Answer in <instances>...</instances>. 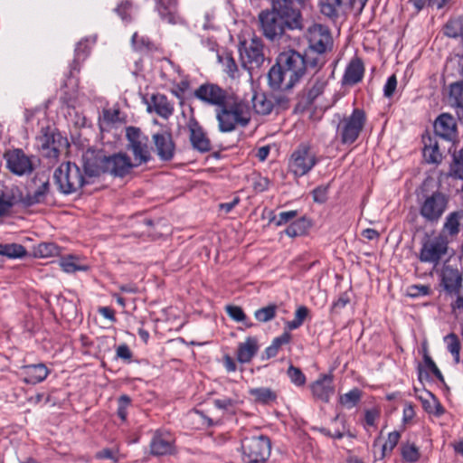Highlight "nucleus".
I'll use <instances>...</instances> for the list:
<instances>
[{"instance_id":"f257e3e1","label":"nucleus","mask_w":463,"mask_h":463,"mask_svg":"<svg viewBox=\"0 0 463 463\" xmlns=\"http://www.w3.org/2000/svg\"><path fill=\"white\" fill-rule=\"evenodd\" d=\"M259 20L263 34L269 40L281 37L287 29L303 28L300 11L278 1L273 2L271 10L262 11L259 14Z\"/></svg>"},{"instance_id":"f03ea898","label":"nucleus","mask_w":463,"mask_h":463,"mask_svg":"<svg viewBox=\"0 0 463 463\" xmlns=\"http://www.w3.org/2000/svg\"><path fill=\"white\" fill-rule=\"evenodd\" d=\"M305 71L306 62L300 53L293 50L284 52L269 71V86L276 90H288L298 82Z\"/></svg>"},{"instance_id":"7ed1b4c3","label":"nucleus","mask_w":463,"mask_h":463,"mask_svg":"<svg viewBox=\"0 0 463 463\" xmlns=\"http://www.w3.org/2000/svg\"><path fill=\"white\" fill-rule=\"evenodd\" d=\"M217 110L216 118L221 132H232L237 125L245 127L250 120V109L247 102L235 99L232 103L226 101Z\"/></svg>"},{"instance_id":"20e7f679","label":"nucleus","mask_w":463,"mask_h":463,"mask_svg":"<svg viewBox=\"0 0 463 463\" xmlns=\"http://www.w3.org/2000/svg\"><path fill=\"white\" fill-rule=\"evenodd\" d=\"M53 178L58 190L63 194L77 193L86 184L80 167L71 162L62 163L54 171Z\"/></svg>"},{"instance_id":"39448f33","label":"nucleus","mask_w":463,"mask_h":463,"mask_svg":"<svg viewBox=\"0 0 463 463\" xmlns=\"http://www.w3.org/2000/svg\"><path fill=\"white\" fill-rule=\"evenodd\" d=\"M367 121L364 109L355 108L350 115L344 116L336 126V136L343 145H352L359 137Z\"/></svg>"},{"instance_id":"423d86ee","label":"nucleus","mask_w":463,"mask_h":463,"mask_svg":"<svg viewBox=\"0 0 463 463\" xmlns=\"http://www.w3.org/2000/svg\"><path fill=\"white\" fill-rule=\"evenodd\" d=\"M243 460L247 463H263L270 455L271 444L265 435L245 437L241 441Z\"/></svg>"},{"instance_id":"0eeeda50","label":"nucleus","mask_w":463,"mask_h":463,"mask_svg":"<svg viewBox=\"0 0 463 463\" xmlns=\"http://www.w3.org/2000/svg\"><path fill=\"white\" fill-rule=\"evenodd\" d=\"M449 240L444 234L428 238L423 241L419 253V260L424 263L438 265L447 254Z\"/></svg>"},{"instance_id":"6e6552de","label":"nucleus","mask_w":463,"mask_h":463,"mask_svg":"<svg viewBox=\"0 0 463 463\" xmlns=\"http://www.w3.org/2000/svg\"><path fill=\"white\" fill-rule=\"evenodd\" d=\"M448 206L447 196L440 192H434L424 197L420 204V216L430 223H437Z\"/></svg>"},{"instance_id":"1a4fd4ad","label":"nucleus","mask_w":463,"mask_h":463,"mask_svg":"<svg viewBox=\"0 0 463 463\" xmlns=\"http://www.w3.org/2000/svg\"><path fill=\"white\" fill-rule=\"evenodd\" d=\"M239 52L241 64L248 71L259 68L264 61L263 44L257 37L241 42Z\"/></svg>"},{"instance_id":"9d476101","label":"nucleus","mask_w":463,"mask_h":463,"mask_svg":"<svg viewBox=\"0 0 463 463\" xmlns=\"http://www.w3.org/2000/svg\"><path fill=\"white\" fill-rule=\"evenodd\" d=\"M316 155L307 145H300L291 155L288 168L297 177L307 175L316 165Z\"/></svg>"},{"instance_id":"9b49d317","label":"nucleus","mask_w":463,"mask_h":463,"mask_svg":"<svg viewBox=\"0 0 463 463\" xmlns=\"http://www.w3.org/2000/svg\"><path fill=\"white\" fill-rule=\"evenodd\" d=\"M128 149L133 154L134 164L139 165L150 158L148 138L134 127L127 128Z\"/></svg>"},{"instance_id":"f8f14e48","label":"nucleus","mask_w":463,"mask_h":463,"mask_svg":"<svg viewBox=\"0 0 463 463\" xmlns=\"http://www.w3.org/2000/svg\"><path fill=\"white\" fill-rule=\"evenodd\" d=\"M306 37L309 47L317 53H324L333 45L331 33L326 25L314 24L307 28Z\"/></svg>"},{"instance_id":"ddd939ff","label":"nucleus","mask_w":463,"mask_h":463,"mask_svg":"<svg viewBox=\"0 0 463 463\" xmlns=\"http://www.w3.org/2000/svg\"><path fill=\"white\" fill-rule=\"evenodd\" d=\"M194 97L205 104L218 108L228 101L227 91L214 83H204L199 86L194 90Z\"/></svg>"},{"instance_id":"4468645a","label":"nucleus","mask_w":463,"mask_h":463,"mask_svg":"<svg viewBox=\"0 0 463 463\" xmlns=\"http://www.w3.org/2000/svg\"><path fill=\"white\" fill-rule=\"evenodd\" d=\"M106 163L107 156L102 150L89 148L82 154L84 172L90 177L104 174Z\"/></svg>"},{"instance_id":"2eb2a0df","label":"nucleus","mask_w":463,"mask_h":463,"mask_svg":"<svg viewBox=\"0 0 463 463\" xmlns=\"http://www.w3.org/2000/svg\"><path fill=\"white\" fill-rule=\"evenodd\" d=\"M5 158L6 160V167L16 175H29L33 169L31 158L21 149L6 152Z\"/></svg>"},{"instance_id":"dca6fc26","label":"nucleus","mask_w":463,"mask_h":463,"mask_svg":"<svg viewBox=\"0 0 463 463\" xmlns=\"http://www.w3.org/2000/svg\"><path fill=\"white\" fill-rule=\"evenodd\" d=\"M174 435L164 429L156 430L150 441V452L155 456L171 454L175 450Z\"/></svg>"},{"instance_id":"f3484780","label":"nucleus","mask_w":463,"mask_h":463,"mask_svg":"<svg viewBox=\"0 0 463 463\" xmlns=\"http://www.w3.org/2000/svg\"><path fill=\"white\" fill-rule=\"evenodd\" d=\"M186 127L189 132V140L192 147L200 153L209 152L212 149L211 141L198 121L191 118Z\"/></svg>"},{"instance_id":"a211bd4d","label":"nucleus","mask_w":463,"mask_h":463,"mask_svg":"<svg viewBox=\"0 0 463 463\" xmlns=\"http://www.w3.org/2000/svg\"><path fill=\"white\" fill-rule=\"evenodd\" d=\"M136 165L129 157L123 154L107 156L105 173L114 176L123 177L127 175L131 168Z\"/></svg>"},{"instance_id":"6ab92c4d","label":"nucleus","mask_w":463,"mask_h":463,"mask_svg":"<svg viewBox=\"0 0 463 463\" xmlns=\"http://www.w3.org/2000/svg\"><path fill=\"white\" fill-rule=\"evenodd\" d=\"M434 131L437 136L446 140L454 141L457 137L455 118L448 113H442L434 122Z\"/></svg>"},{"instance_id":"aec40b11","label":"nucleus","mask_w":463,"mask_h":463,"mask_svg":"<svg viewBox=\"0 0 463 463\" xmlns=\"http://www.w3.org/2000/svg\"><path fill=\"white\" fill-rule=\"evenodd\" d=\"M33 183L38 184V186L32 194H27L25 203L28 205L43 203L50 189L49 177L44 174H38L33 179Z\"/></svg>"},{"instance_id":"412c9836","label":"nucleus","mask_w":463,"mask_h":463,"mask_svg":"<svg viewBox=\"0 0 463 463\" xmlns=\"http://www.w3.org/2000/svg\"><path fill=\"white\" fill-rule=\"evenodd\" d=\"M156 8L164 22L172 24L180 22L176 0H156Z\"/></svg>"},{"instance_id":"4be33fe9","label":"nucleus","mask_w":463,"mask_h":463,"mask_svg":"<svg viewBox=\"0 0 463 463\" xmlns=\"http://www.w3.org/2000/svg\"><path fill=\"white\" fill-rule=\"evenodd\" d=\"M148 111H155L161 118L167 119L174 113V103L166 96L156 93L151 97V104L148 105Z\"/></svg>"},{"instance_id":"5701e85b","label":"nucleus","mask_w":463,"mask_h":463,"mask_svg":"<svg viewBox=\"0 0 463 463\" xmlns=\"http://www.w3.org/2000/svg\"><path fill=\"white\" fill-rule=\"evenodd\" d=\"M157 154L162 160H170L175 155V144L168 133H158L153 136Z\"/></svg>"},{"instance_id":"b1692460","label":"nucleus","mask_w":463,"mask_h":463,"mask_svg":"<svg viewBox=\"0 0 463 463\" xmlns=\"http://www.w3.org/2000/svg\"><path fill=\"white\" fill-rule=\"evenodd\" d=\"M364 73L363 61L359 58L352 59L345 68L342 83L353 86L362 80Z\"/></svg>"},{"instance_id":"393cba45","label":"nucleus","mask_w":463,"mask_h":463,"mask_svg":"<svg viewBox=\"0 0 463 463\" xmlns=\"http://www.w3.org/2000/svg\"><path fill=\"white\" fill-rule=\"evenodd\" d=\"M313 395L325 402H327L334 393V387L332 385V377L329 375H322L319 379L314 382L311 386Z\"/></svg>"},{"instance_id":"a878e982","label":"nucleus","mask_w":463,"mask_h":463,"mask_svg":"<svg viewBox=\"0 0 463 463\" xmlns=\"http://www.w3.org/2000/svg\"><path fill=\"white\" fill-rule=\"evenodd\" d=\"M22 374L24 383L36 384L47 378L49 370L43 364H29L22 368Z\"/></svg>"},{"instance_id":"bb28decb","label":"nucleus","mask_w":463,"mask_h":463,"mask_svg":"<svg viewBox=\"0 0 463 463\" xmlns=\"http://www.w3.org/2000/svg\"><path fill=\"white\" fill-rule=\"evenodd\" d=\"M259 350L256 337L249 336L243 343H240L237 350V359L241 364L251 361Z\"/></svg>"},{"instance_id":"cd10ccee","label":"nucleus","mask_w":463,"mask_h":463,"mask_svg":"<svg viewBox=\"0 0 463 463\" xmlns=\"http://www.w3.org/2000/svg\"><path fill=\"white\" fill-rule=\"evenodd\" d=\"M327 85V80L324 75L316 74L308 81L306 88V96L309 103L313 102L320 96Z\"/></svg>"},{"instance_id":"c85d7f7f","label":"nucleus","mask_w":463,"mask_h":463,"mask_svg":"<svg viewBox=\"0 0 463 463\" xmlns=\"http://www.w3.org/2000/svg\"><path fill=\"white\" fill-rule=\"evenodd\" d=\"M251 101L253 109L260 115H268L274 108V98L264 93H255Z\"/></svg>"},{"instance_id":"c756f323","label":"nucleus","mask_w":463,"mask_h":463,"mask_svg":"<svg viewBox=\"0 0 463 463\" xmlns=\"http://www.w3.org/2000/svg\"><path fill=\"white\" fill-rule=\"evenodd\" d=\"M60 266L66 273H74L76 271H87L90 267L80 257L75 255H67L60 260Z\"/></svg>"},{"instance_id":"7c9ffc66","label":"nucleus","mask_w":463,"mask_h":463,"mask_svg":"<svg viewBox=\"0 0 463 463\" xmlns=\"http://www.w3.org/2000/svg\"><path fill=\"white\" fill-rule=\"evenodd\" d=\"M351 0H320L321 13L330 18H335L344 11V6Z\"/></svg>"},{"instance_id":"2f4dec72","label":"nucleus","mask_w":463,"mask_h":463,"mask_svg":"<svg viewBox=\"0 0 463 463\" xmlns=\"http://www.w3.org/2000/svg\"><path fill=\"white\" fill-rule=\"evenodd\" d=\"M461 277L457 269L446 268L442 271L441 284L445 290L451 293L457 290L461 285Z\"/></svg>"},{"instance_id":"473e14b6","label":"nucleus","mask_w":463,"mask_h":463,"mask_svg":"<svg viewBox=\"0 0 463 463\" xmlns=\"http://www.w3.org/2000/svg\"><path fill=\"white\" fill-rule=\"evenodd\" d=\"M311 225L310 220L306 217H301L292 222L283 232L290 238L303 236L307 233Z\"/></svg>"},{"instance_id":"72a5a7b5","label":"nucleus","mask_w":463,"mask_h":463,"mask_svg":"<svg viewBox=\"0 0 463 463\" xmlns=\"http://www.w3.org/2000/svg\"><path fill=\"white\" fill-rule=\"evenodd\" d=\"M461 216L462 214L460 212H452L449 213L443 223L442 232L439 234H444L446 237L447 235H458L459 232Z\"/></svg>"},{"instance_id":"f704fd0d","label":"nucleus","mask_w":463,"mask_h":463,"mask_svg":"<svg viewBox=\"0 0 463 463\" xmlns=\"http://www.w3.org/2000/svg\"><path fill=\"white\" fill-rule=\"evenodd\" d=\"M60 136L56 135L51 128H43L42 134L38 137L41 146L43 149H51L56 156L59 152V148L56 146L57 138Z\"/></svg>"},{"instance_id":"c9c22d12","label":"nucleus","mask_w":463,"mask_h":463,"mask_svg":"<svg viewBox=\"0 0 463 463\" xmlns=\"http://www.w3.org/2000/svg\"><path fill=\"white\" fill-rule=\"evenodd\" d=\"M452 161L449 165V176L455 179L463 177V148L451 152Z\"/></svg>"},{"instance_id":"e433bc0d","label":"nucleus","mask_w":463,"mask_h":463,"mask_svg":"<svg viewBox=\"0 0 463 463\" xmlns=\"http://www.w3.org/2000/svg\"><path fill=\"white\" fill-rule=\"evenodd\" d=\"M17 200L12 189L0 188V215L7 213Z\"/></svg>"},{"instance_id":"4c0bfd02","label":"nucleus","mask_w":463,"mask_h":463,"mask_svg":"<svg viewBox=\"0 0 463 463\" xmlns=\"http://www.w3.org/2000/svg\"><path fill=\"white\" fill-rule=\"evenodd\" d=\"M249 393L257 402L263 404L269 403L277 398L276 392L266 387L252 388L249 391Z\"/></svg>"},{"instance_id":"58836bf2","label":"nucleus","mask_w":463,"mask_h":463,"mask_svg":"<svg viewBox=\"0 0 463 463\" xmlns=\"http://www.w3.org/2000/svg\"><path fill=\"white\" fill-rule=\"evenodd\" d=\"M443 341L446 344L448 351L452 354L455 364H458L460 361L461 349L458 336L454 333H450L444 336Z\"/></svg>"},{"instance_id":"ea45409f","label":"nucleus","mask_w":463,"mask_h":463,"mask_svg":"<svg viewBox=\"0 0 463 463\" xmlns=\"http://www.w3.org/2000/svg\"><path fill=\"white\" fill-rule=\"evenodd\" d=\"M423 156L426 162L437 164L441 161V153L439 150L438 143L429 137V144L425 143L423 148Z\"/></svg>"},{"instance_id":"a19ab883","label":"nucleus","mask_w":463,"mask_h":463,"mask_svg":"<svg viewBox=\"0 0 463 463\" xmlns=\"http://www.w3.org/2000/svg\"><path fill=\"white\" fill-rule=\"evenodd\" d=\"M26 250L21 244H0V255L9 259L23 258L26 255Z\"/></svg>"},{"instance_id":"79ce46f5","label":"nucleus","mask_w":463,"mask_h":463,"mask_svg":"<svg viewBox=\"0 0 463 463\" xmlns=\"http://www.w3.org/2000/svg\"><path fill=\"white\" fill-rule=\"evenodd\" d=\"M402 459L408 463H415L420 459V453L419 448L411 442L403 443L401 447Z\"/></svg>"},{"instance_id":"37998d69","label":"nucleus","mask_w":463,"mask_h":463,"mask_svg":"<svg viewBox=\"0 0 463 463\" xmlns=\"http://www.w3.org/2000/svg\"><path fill=\"white\" fill-rule=\"evenodd\" d=\"M60 253L59 247L53 242L40 243L34 249V256L38 258H50Z\"/></svg>"},{"instance_id":"c03bdc74","label":"nucleus","mask_w":463,"mask_h":463,"mask_svg":"<svg viewBox=\"0 0 463 463\" xmlns=\"http://www.w3.org/2000/svg\"><path fill=\"white\" fill-rule=\"evenodd\" d=\"M362 398V392L358 388H354L339 398L340 403L346 409H352L358 404Z\"/></svg>"},{"instance_id":"a18cd8bd","label":"nucleus","mask_w":463,"mask_h":463,"mask_svg":"<svg viewBox=\"0 0 463 463\" xmlns=\"http://www.w3.org/2000/svg\"><path fill=\"white\" fill-rule=\"evenodd\" d=\"M449 99L452 106L463 109V82L457 81L450 85Z\"/></svg>"},{"instance_id":"49530a36","label":"nucleus","mask_w":463,"mask_h":463,"mask_svg":"<svg viewBox=\"0 0 463 463\" xmlns=\"http://www.w3.org/2000/svg\"><path fill=\"white\" fill-rule=\"evenodd\" d=\"M225 310L228 316L235 322H241L246 327H251L253 326V324L247 319V317L241 307L228 305L226 306Z\"/></svg>"},{"instance_id":"de8ad7c7","label":"nucleus","mask_w":463,"mask_h":463,"mask_svg":"<svg viewBox=\"0 0 463 463\" xmlns=\"http://www.w3.org/2000/svg\"><path fill=\"white\" fill-rule=\"evenodd\" d=\"M308 313H309V310L307 307L299 306L295 312L294 319H292L291 321H288L286 323V327L288 330L298 329V327H300L303 325L305 319L308 316Z\"/></svg>"},{"instance_id":"09e8293b","label":"nucleus","mask_w":463,"mask_h":463,"mask_svg":"<svg viewBox=\"0 0 463 463\" xmlns=\"http://www.w3.org/2000/svg\"><path fill=\"white\" fill-rule=\"evenodd\" d=\"M444 33L450 38L461 37L463 39V17L449 21L445 26Z\"/></svg>"},{"instance_id":"8fccbe9b","label":"nucleus","mask_w":463,"mask_h":463,"mask_svg":"<svg viewBox=\"0 0 463 463\" xmlns=\"http://www.w3.org/2000/svg\"><path fill=\"white\" fill-rule=\"evenodd\" d=\"M277 314V306L269 305L267 307L257 309L254 312L255 318L261 323H266L272 320Z\"/></svg>"},{"instance_id":"3c124183","label":"nucleus","mask_w":463,"mask_h":463,"mask_svg":"<svg viewBox=\"0 0 463 463\" xmlns=\"http://www.w3.org/2000/svg\"><path fill=\"white\" fill-rule=\"evenodd\" d=\"M287 375L290 382L298 387L304 386L306 384L307 378L303 372L292 364L288 366Z\"/></svg>"},{"instance_id":"603ef678","label":"nucleus","mask_w":463,"mask_h":463,"mask_svg":"<svg viewBox=\"0 0 463 463\" xmlns=\"http://www.w3.org/2000/svg\"><path fill=\"white\" fill-rule=\"evenodd\" d=\"M298 216V211L291 210L287 212H281L278 215L273 216L269 222H273L276 226L279 227L287 224L294 218Z\"/></svg>"},{"instance_id":"864d4df0","label":"nucleus","mask_w":463,"mask_h":463,"mask_svg":"<svg viewBox=\"0 0 463 463\" xmlns=\"http://www.w3.org/2000/svg\"><path fill=\"white\" fill-rule=\"evenodd\" d=\"M401 438V434L399 431H392L388 434L387 439L383 445V457H384L387 453H391L392 449L396 447Z\"/></svg>"},{"instance_id":"5fc2aeb1","label":"nucleus","mask_w":463,"mask_h":463,"mask_svg":"<svg viewBox=\"0 0 463 463\" xmlns=\"http://www.w3.org/2000/svg\"><path fill=\"white\" fill-rule=\"evenodd\" d=\"M222 62L224 71L231 78L235 79L239 76L238 66H237L234 59L232 56L227 55L226 57H224L222 60Z\"/></svg>"},{"instance_id":"6e6d98bb","label":"nucleus","mask_w":463,"mask_h":463,"mask_svg":"<svg viewBox=\"0 0 463 463\" xmlns=\"http://www.w3.org/2000/svg\"><path fill=\"white\" fill-rule=\"evenodd\" d=\"M89 52H90V47L88 45V40L81 41L77 44V46L75 48V59H74L71 70L79 71V68H77L78 60H80L81 58L85 59V57L88 55Z\"/></svg>"},{"instance_id":"4d7b16f0","label":"nucleus","mask_w":463,"mask_h":463,"mask_svg":"<svg viewBox=\"0 0 463 463\" xmlns=\"http://www.w3.org/2000/svg\"><path fill=\"white\" fill-rule=\"evenodd\" d=\"M450 0H414V7L417 11H420L425 6L436 7L437 9H441L444 7Z\"/></svg>"},{"instance_id":"13d9d810","label":"nucleus","mask_w":463,"mask_h":463,"mask_svg":"<svg viewBox=\"0 0 463 463\" xmlns=\"http://www.w3.org/2000/svg\"><path fill=\"white\" fill-rule=\"evenodd\" d=\"M407 294L411 298H420L430 294V287L428 285H411L408 287Z\"/></svg>"},{"instance_id":"bf43d9fd","label":"nucleus","mask_w":463,"mask_h":463,"mask_svg":"<svg viewBox=\"0 0 463 463\" xmlns=\"http://www.w3.org/2000/svg\"><path fill=\"white\" fill-rule=\"evenodd\" d=\"M131 44L137 51L148 50L151 46V42L146 36H139L137 33H135L131 38Z\"/></svg>"},{"instance_id":"052dcab7","label":"nucleus","mask_w":463,"mask_h":463,"mask_svg":"<svg viewBox=\"0 0 463 463\" xmlns=\"http://www.w3.org/2000/svg\"><path fill=\"white\" fill-rule=\"evenodd\" d=\"M118 407L117 414L123 421H125L128 416V407L130 404V399L127 395H122L118 398Z\"/></svg>"},{"instance_id":"680f3d73","label":"nucleus","mask_w":463,"mask_h":463,"mask_svg":"<svg viewBox=\"0 0 463 463\" xmlns=\"http://www.w3.org/2000/svg\"><path fill=\"white\" fill-rule=\"evenodd\" d=\"M380 418V410L373 408L366 410L364 412V422L367 427H375L376 421Z\"/></svg>"},{"instance_id":"e2e57ef3","label":"nucleus","mask_w":463,"mask_h":463,"mask_svg":"<svg viewBox=\"0 0 463 463\" xmlns=\"http://www.w3.org/2000/svg\"><path fill=\"white\" fill-rule=\"evenodd\" d=\"M237 403V398H221V399H215L213 401V404L216 408L221 410L228 411L231 408L234 407V405Z\"/></svg>"},{"instance_id":"0e129e2a","label":"nucleus","mask_w":463,"mask_h":463,"mask_svg":"<svg viewBox=\"0 0 463 463\" xmlns=\"http://www.w3.org/2000/svg\"><path fill=\"white\" fill-rule=\"evenodd\" d=\"M432 396V403H430L428 406H425V410L431 414H434L437 417H439L444 414L445 409L441 405V403L431 394Z\"/></svg>"},{"instance_id":"69168bd1","label":"nucleus","mask_w":463,"mask_h":463,"mask_svg":"<svg viewBox=\"0 0 463 463\" xmlns=\"http://www.w3.org/2000/svg\"><path fill=\"white\" fill-rule=\"evenodd\" d=\"M423 360L427 368L431 371V373L436 376V378L440 382H444V377L440 370L437 367L436 364L431 359V357H430L429 355H424Z\"/></svg>"},{"instance_id":"338daca9","label":"nucleus","mask_w":463,"mask_h":463,"mask_svg":"<svg viewBox=\"0 0 463 463\" xmlns=\"http://www.w3.org/2000/svg\"><path fill=\"white\" fill-rule=\"evenodd\" d=\"M396 86H397V80H396L395 75L390 76L387 79V81L385 82L384 87H383L384 96L387 98H391L396 90Z\"/></svg>"},{"instance_id":"774afa93","label":"nucleus","mask_w":463,"mask_h":463,"mask_svg":"<svg viewBox=\"0 0 463 463\" xmlns=\"http://www.w3.org/2000/svg\"><path fill=\"white\" fill-rule=\"evenodd\" d=\"M350 302V298L347 292L342 293L338 298L333 303L332 309H342Z\"/></svg>"}]
</instances>
